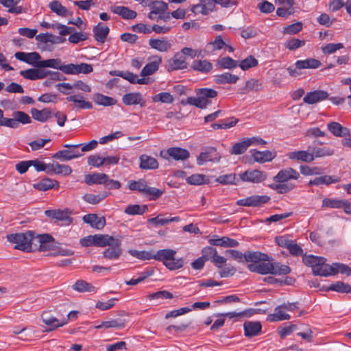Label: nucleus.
Wrapping results in <instances>:
<instances>
[{
    "label": "nucleus",
    "mask_w": 351,
    "mask_h": 351,
    "mask_svg": "<svg viewBox=\"0 0 351 351\" xmlns=\"http://www.w3.org/2000/svg\"><path fill=\"white\" fill-rule=\"evenodd\" d=\"M176 251L172 249H163L157 251L154 254V259L161 261L165 267L170 270L180 269L184 265L182 258H176Z\"/></svg>",
    "instance_id": "nucleus-1"
},
{
    "label": "nucleus",
    "mask_w": 351,
    "mask_h": 351,
    "mask_svg": "<svg viewBox=\"0 0 351 351\" xmlns=\"http://www.w3.org/2000/svg\"><path fill=\"white\" fill-rule=\"evenodd\" d=\"M31 231L23 233L10 234L7 236L8 241L16 244L14 249L29 252L33 251L32 244L35 241Z\"/></svg>",
    "instance_id": "nucleus-2"
},
{
    "label": "nucleus",
    "mask_w": 351,
    "mask_h": 351,
    "mask_svg": "<svg viewBox=\"0 0 351 351\" xmlns=\"http://www.w3.org/2000/svg\"><path fill=\"white\" fill-rule=\"evenodd\" d=\"M217 92L212 88H199L197 92V97H189L187 98V103L199 108H206L210 105L211 99L217 97Z\"/></svg>",
    "instance_id": "nucleus-3"
},
{
    "label": "nucleus",
    "mask_w": 351,
    "mask_h": 351,
    "mask_svg": "<svg viewBox=\"0 0 351 351\" xmlns=\"http://www.w3.org/2000/svg\"><path fill=\"white\" fill-rule=\"evenodd\" d=\"M240 178L243 182H248L252 183H260L265 180L267 178V174L265 171L258 169L247 170L239 175Z\"/></svg>",
    "instance_id": "nucleus-4"
},
{
    "label": "nucleus",
    "mask_w": 351,
    "mask_h": 351,
    "mask_svg": "<svg viewBox=\"0 0 351 351\" xmlns=\"http://www.w3.org/2000/svg\"><path fill=\"white\" fill-rule=\"evenodd\" d=\"M270 200V197L267 195H252L244 199L237 201V205L241 206H260L267 203Z\"/></svg>",
    "instance_id": "nucleus-5"
},
{
    "label": "nucleus",
    "mask_w": 351,
    "mask_h": 351,
    "mask_svg": "<svg viewBox=\"0 0 351 351\" xmlns=\"http://www.w3.org/2000/svg\"><path fill=\"white\" fill-rule=\"evenodd\" d=\"M300 177L299 172L291 167H288L279 171L273 180L275 182L290 183L289 180H298Z\"/></svg>",
    "instance_id": "nucleus-6"
},
{
    "label": "nucleus",
    "mask_w": 351,
    "mask_h": 351,
    "mask_svg": "<svg viewBox=\"0 0 351 351\" xmlns=\"http://www.w3.org/2000/svg\"><path fill=\"white\" fill-rule=\"evenodd\" d=\"M221 156L217 152L216 148L210 147L206 148V151L202 152L197 158V163L199 165H202L206 162H219L220 160Z\"/></svg>",
    "instance_id": "nucleus-7"
},
{
    "label": "nucleus",
    "mask_w": 351,
    "mask_h": 351,
    "mask_svg": "<svg viewBox=\"0 0 351 351\" xmlns=\"http://www.w3.org/2000/svg\"><path fill=\"white\" fill-rule=\"evenodd\" d=\"M14 57L17 60L31 64L36 68H38V65L41 59V56L39 53L36 51L29 53L22 51L16 52L14 54Z\"/></svg>",
    "instance_id": "nucleus-8"
},
{
    "label": "nucleus",
    "mask_w": 351,
    "mask_h": 351,
    "mask_svg": "<svg viewBox=\"0 0 351 351\" xmlns=\"http://www.w3.org/2000/svg\"><path fill=\"white\" fill-rule=\"evenodd\" d=\"M45 214L49 217L63 222L64 225H69L73 221V219L70 216L71 213L67 210H47Z\"/></svg>",
    "instance_id": "nucleus-9"
},
{
    "label": "nucleus",
    "mask_w": 351,
    "mask_h": 351,
    "mask_svg": "<svg viewBox=\"0 0 351 351\" xmlns=\"http://www.w3.org/2000/svg\"><path fill=\"white\" fill-rule=\"evenodd\" d=\"M187 65L186 57L180 53H177L173 58L169 60L167 69L168 71L180 70L186 69Z\"/></svg>",
    "instance_id": "nucleus-10"
},
{
    "label": "nucleus",
    "mask_w": 351,
    "mask_h": 351,
    "mask_svg": "<svg viewBox=\"0 0 351 351\" xmlns=\"http://www.w3.org/2000/svg\"><path fill=\"white\" fill-rule=\"evenodd\" d=\"M149 60L150 62L141 70V76L146 77L156 73L162 62V58L160 56L156 55L150 57Z\"/></svg>",
    "instance_id": "nucleus-11"
},
{
    "label": "nucleus",
    "mask_w": 351,
    "mask_h": 351,
    "mask_svg": "<svg viewBox=\"0 0 351 351\" xmlns=\"http://www.w3.org/2000/svg\"><path fill=\"white\" fill-rule=\"evenodd\" d=\"M34 239L39 243L38 251L40 252L49 251L55 247L54 239L49 234L38 235Z\"/></svg>",
    "instance_id": "nucleus-12"
},
{
    "label": "nucleus",
    "mask_w": 351,
    "mask_h": 351,
    "mask_svg": "<svg viewBox=\"0 0 351 351\" xmlns=\"http://www.w3.org/2000/svg\"><path fill=\"white\" fill-rule=\"evenodd\" d=\"M43 322L49 326V330H53L66 324V320L59 319L51 315L49 311H45L41 315Z\"/></svg>",
    "instance_id": "nucleus-13"
},
{
    "label": "nucleus",
    "mask_w": 351,
    "mask_h": 351,
    "mask_svg": "<svg viewBox=\"0 0 351 351\" xmlns=\"http://www.w3.org/2000/svg\"><path fill=\"white\" fill-rule=\"evenodd\" d=\"M93 68L91 64L80 63L75 64L73 63L67 64L66 75H77L80 73L88 74L93 72Z\"/></svg>",
    "instance_id": "nucleus-14"
},
{
    "label": "nucleus",
    "mask_w": 351,
    "mask_h": 351,
    "mask_svg": "<svg viewBox=\"0 0 351 351\" xmlns=\"http://www.w3.org/2000/svg\"><path fill=\"white\" fill-rule=\"evenodd\" d=\"M122 101L125 105H140L141 107L145 106L146 101L141 93H130L124 95Z\"/></svg>",
    "instance_id": "nucleus-15"
},
{
    "label": "nucleus",
    "mask_w": 351,
    "mask_h": 351,
    "mask_svg": "<svg viewBox=\"0 0 351 351\" xmlns=\"http://www.w3.org/2000/svg\"><path fill=\"white\" fill-rule=\"evenodd\" d=\"M38 68H52L66 73L67 64H64L60 58H51L45 60H40Z\"/></svg>",
    "instance_id": "nucleus-16"
},
{
    "label": "nucleus",
    "mask_w": 351,
    "mask_h": 351,
    "mask_svg": "<svg viewBox=\"0 0 351 351\" xmlns=\"http://www.w3.org/2000/svg\"><path fill=\"white\" fill-rule=\"evenodd\" d=\"M247 268L250 271L256 272L262 275L268 274H272L274 263L261 261L258 264H249Z\"/></svg>",
    "instance_id": "nucleus-17"
},
{
    "label": "nucleus",
    "mask_w": 351,
    "mask_h": 351,
    "mask_svg": "<svg viewBox=\"0 0 351 351\" xmlns=\"http://www.w3.org/2000/svg\"><path fill=\"white\" fill-rule=\"evenodd\" d=\"M95 246L121 245V241L108 234H95Z\"/></svg>",
    "instance_id": "nucleus-18"
},
{
    "label": "nucleus",
    "mask_w": 351,
    "mask_h": 351,
    "mask_svg": "<svg viewBox=\"0 0 351 351\" xmlns=\"http://www.w3.org/2000/svg\"><path fill=\"white\" fill-rule=\"evenodd\" d=\"M328 94L324 90H314L307 93L303 98L304 103L308 104H314L328 98Z\"/></svg>",
    "instance_id": "nucleus-19"
},
{
    "label": "nucleus",
    "mask_w": 351,
    "mask_h": 351,
    "mask_svg": "<svg viewBox=\"0 0 351 351\" xmlns=\"http://www.w3.org/2000/svg\"><path fill=\"white\" fill-rule=\"evenodd\" d=\"M341 181V178L337 176H322L316 177L308 182L309 186L329 185L332 183H338Z\"/></svg>",
    "instance_id": "nucleus-20"
},
{
    "label": "nucleus",
    "mask_w": 351,
    "mask_h": 351,
    "mask_svg": "<svg viewBox=\"0 0 351 351\" xmlns=\"http://www.w3.org/2000/svg\"><path fill=\"white\" fill-rule=\"evenodd\" d=\"M83 221L89 223L91 227L101 230L106 226V219L104 217H98L96 214H87L83 217Z\"/></svg>",
    "instance_id": "nucleus-21"
},
{
    "label": "nucleus",
    "mask_w": 351,
    "mask_h": 351,
    "mask_svg": "<svg viewBox=\"0 0 351 351\" xmlns=\"http://www.w3.org/2000/svg\"><path fill=\"white\" fill-rule=\"evenodd\" d=\"M208 242L211 245L223 247H235L239 245L237 240L228 237H217L216 238L209 239Z\"/></svg>",
    "instance_id": "nucleus-22"
},
{
    "label": "nucleus",
    "mask_w": 351,
    "mask_h": 351,
    "mask_svg": "<svg viewBox=\"0 0 351 351\" xmlns=\"http://www.w3.org/2000/svg\"><path fill=\"white\" fill-rule=\"evenodd\" d=\"M149 45L151 48L160 52H166L171 48L172 44L165 38L162 39L151 38L149 40Z\"/></svg>",
    "instance_id": "nucleus-23"
},
{
    "label": "nucleus",
    "mask_w": 351,
    "mask_h": 351,
    "mask_svg": "<svg viewBox=\"0 0 351 351\" xmlns=\"http://www.w3.org/2000/svg\"><path fill=\"white\" fill-rule=\"evenodd\" d=\"M288 158L292 160L302 161L304 162H311L313 161V156L312 153L308 151V148L306 151H294L287 154Z\"/></svg>",
    "instance_id": "nucleus-24"
},
{
    "label": "nucleus",
    "mask_w": 351,
    "mask_h": 351,
    "mask_svg": "<svg viewBox=\"0 0 351 351\" xmlns=\"http://www.w3.org/2000/svg\"><path fill=\"white\" fill-rule=\"evenodd\" d=\"M110 10L124 19H133L137 16L136 11L130 10L129 8L121 5H112L110 7Z\"/></svg>",
    "instance_id": "nucleus-25"
},
{
    "label": "nucleus",
    "mask_w": 351,
    "mask_h": 351,
    "mask_svg": "<svg viewBox=\"0 0 351 351\" xmlns=\"http://www.w3.org/2000/svg\"><path fill=\"white\" fill-rule=\"evenodd\" d=\"M327 128L335 136L346 137L350 136V130L343 127L338 122L332 121L328 123Z\"/></svg>",
    "instance_id": "nucleus-26"
},
{
    "label": "nucleus",
    "mask_w": 351,
    "mask_h": 351,
    "mask_svg": "<svg viewBox=\"0 0 351 351\" xmlns=\"http://www.w3.org/2000/svg\"><path fill=\"white\" fill-rule=\"evenodd\" d=\"M245 337H252L257 336L261 331L262 326L259 322L247 321L243 324Z\"/></svg>",
    "instance_id": "nucleus-27"
},
{
    "label": "nucleus",
    "mask_w": 351,
    "mask_h": 351,
    "mask_svg": "<svg viewBox=\"0 0 351 351\" xmlns=\"http://www.w3.org/2000/svg\"><path fill=\"white\" fill-rule=\"evenodd\" d=\"M244 260L245 262L254 263L258 264L261 261H267L269 260L267 254L254 251H246L244 253Z\"/></svg>",
    "instance_id": "nucleus-28"
},
{
    "label": "nucleus",
    "mask_w": 351,
    "mask_h": 351,
    "mask_svg": "<svg viewBox=\"0 0 351 351\" xmlns=\"http://www.w3.org/2000/svg\"><path fill=\"white\" fill-rule=\"evenodd\" d=\"M191 10L195 14L207 15L213 11L212 1L211 0H199V3L193 5Z\"/></svg>",
    "instance_id": "nucleus-29"
},
{
    "label": "nucleus",
    "mask_w": 351,
    "mask_h": 351,
    "mask_svg": "<svg viewBox=\"0 0 351 351\" xmlns=\"http://www.w3.org/2000/svg\"><path fill=\"white\" fill-rule=\"evenodd\" d=\"M263 82L260 80L251 78L246 81L245 85L240 89V93L247 94L250 91L258 92L263 89Z\"/></svg>",
    "instance_id": "nucleus-30"
},
{
    "label": "nucleus",
    "mask_w": 351,
    "mask_h": 351,
    "mask_svg": "<svg viewBox=\"0 0 351 351\" xmlns=\"http://www.w3.org/2000/svg\"><path fill=\"white\" fill-rule=\"evenodd\" d=\"M167 154L176 160H184L189 158V152L181 147H170L167 150Z\"/></svg>",
    "instance_id": "nucleus-31"
},
{
    "label": "nucleus",
    "mask_w": 351,
    "mask_h": 351,
    "mask_svg": "<svg viewBox=\"0 0 351 351\" xmlns=\"http://www.w3.org/2000/svg\"><path fill=\"white\" fill-rule=\"evenodd\" d=\"M82 154L75 149H63L58 151L52 156L53 158L59 159L62 161H68L80 157Z\"/></svg>",
    "instance_id": "nucleus-32"
},
{
    "label": "nucleus",
    "mask_w": 351,
    "mask_h": 351,
    "mask_svg": "<svg viewBox=\"0 0 351 351\" xmlns=\"http://www.w3.org/2000/svg\"><path fill=\"white\" fill-rule=\"evenodd\" d=\"M95 40L101 43H104L110 32L108 27L105 26L101 23H99L93 29Z\"/></svg>",
    "instance_id": "nucleus-33"
},
{
    "label": "nucleus",
    "mask_w": 351,
    "mask_h": 351,
    "mask_svg": "<svg viewBox=\"0 0 351 351\" xmlns=\"http://www.w3.org/2000/svg\"><path fill=\"white\" fill-rule=\"evenodd\" d=\"M250 152L254 160L259 163L271 161L275 157V155L268 150L260 152L256 149H252Z\"/></svg>",
    "instance_id": "nucleus-34"
},
{
    "label": "nucleus",
    "mask_w": 351,
    "mask_h": 351,
    "mask_svg": "<svg viewBox=\"0 0 351 351\" xmlns=\"http://www.w3.org/2000/svg\"><path fill=\"white\" fill-rule=\"evenodd\" d=\"M30 112L33 119L40 122H45L53 115L52 111L48 108H45L43 110L32 108Z\"/></svg>",
    "instance_id": "nucleus-35"
},
{
    "label": "nucleus",
    "mask_w": 351,
    "mask_h": 351,
    "mask_svg": "<svg viewBox=\"0 0 351 351\" xmlns=\"http://www.w3.org/2000/svg\"><path fill=\"white\" fill-rule=\"evenodd\" d=\"M108 175L104 173H93L87 174L84 177V182L88 185L104 184L106 182Z\"/></svg>",
    "instance_id": "nucleus-36"
},
{
    "label": "nucleus",
    "mask_w": 351,
    "mask_h": 351,
    "mask_svg": "<svg viewBox=\"0 0 351 351\" xmlns=\"http://www.w3.org/2000/svg\"><path fill=\"white\" fill-rule=\"evenodd\" d=\"M239 79V76L233 75L228 72H226L214 76V81L215 83L218 84H233L237 83Z\"/></svg>",
    "instance_id": "nucleus-37"
},
{
    "label": "nucleus",
    "mask_w": 351,
    "mask_h": 351,
    "mask_svg": "<svg viewBox=\"0 0 351 351\" xmlns=\"http://www.w3.org/2000/svg\"><path fill=\"white\" fill-rule=\"evenodd\" d=\"M283 310L285 309L282 305L276 306L274 309V313L269 314L267 316V321L271 322H276L289 319L291 317L290 315L288 313H286Z\"/></svg>",
    "instance_id": "nucleus-38"
},
{
    "label": "nucleus",
    "mask_w": 351,
    "mask_h": 351,
    "mask_svg": "<svg viewBox=\"0 0 351 351\" xmlns=\"http://www.w3.org/2000/svg\"><path fill=\"white\" fill-rule=\"evenodd\" d=\"M139 167L142 169H156L158 168V162L154 158L146 154L140 156Z\"/></svg>",
    "instance_id": "nucleus-39"
},
{
    "label": "nucleus",
    "mask_w": 351,
    "mask_h": 351,
    "mask_svg": "<svg viewBox=\"0 0 351 351\" xmlns=\"http://www.w3.org/2000/svg\"><path fill=\"white\" fill-rule=\"evenodd\" d=\"M66 99L68 101L75 103V108L78 109H91L93 108L92 104L88 101L84 100L82 95H70Z\"/></svg>",
    "instance_id": "nucleus-40"
},
{
    "label": "nucleus",
    "mask_w": 351,
    "mask_h": 351,
    "mask_svg": "<svg viewBox=\"0 0 351 351\" xmlns=\"http://www.w3.org/2000/svg\"><path fill=\"white\" fill-rule=\"evenodd\" d=\"M269 187L278 194H285L293 190L295 185L293 183L276 182L269 184Z\"/></svg>",
    "instance_id": "nucleus-41"
},
{
    "label": "nucleus",
    "mask_w": 351,
    "mask_h": 351,
    "mask_svg": "<svg viewBox=\"0 0 351 351\" xmlns=\"http://www.w3.org/2000/svg\"><path fill=\"white\" fill-rule=\"evenodd\" d=\"M191 69L194 71L206 73L213 69V64L206 60H194L192 63Z\"/></svg>",
    "instance_id": "nucleus-42"
},
{
    "label": "nucleus",
    "mask_w": 351,
    "mask_h": 351,
    "mask_svg": "<svg viewBox=\"0 0 351 351\" xmlns=\"http://www.w3.org/2000/svg\"><path fill=\"white\" fill-rule=\"evenodd\" d=\"M326 259L323 258L322 261L320 262L317 270L315 274V276H328L335 275L333 263L330 265L326 263Z\"/></svg>",
    "instance_id": "nucleus-43"
},
{
    "label": "nucleus",
    "mask_w": 351,
    "mask_h": 351,
    "mask_svg": "<svg viewBox=\"0 0 351 351\" xmlns=\"http://www.w3.org/2000/svg\"><path fill=\"white\" fill-rule=\"evenodd\" d=\"M180 218L179 217L163 218L161 215H158L156 217L149 218L147 219V223L157 226H165L171 222H178Z\"/></svg>",
    "instance_id": "nucleus-44"
},
{
    "label": "nucleus",
    "mask_w": 351,
    "mask_h": 351,
    "mask_svg": "<svg viewBox=\"0 0 351 351\" xmlns=\"http://www.w3.org/2000/svg\"><path fill=\"white\" fill-rule=\"evenodd\" d=\"M297 69H317L319 68L322 63L319 60L314 58H308L304 60H298L295 62Z\"/></svg>",
    "instance_id": "nucleus-45"
},
{
    "label": "nucleus",
    "mask_w": 351,
    "mask_h": 351,
    "mask_svg": "<svg viewBox=\"0 0 351 351\" xmlns=\"http://www.w3.org/2000/svg\"><path fill=\"white\" fill-rule=\"evenodd\" d=\"M324 257L315 256L313 255H304L302 257V261L306 266L312 267L313 273L315 275L320 262L322 261Z\"/></svg>",
    "instance_id": "nucleus-46"
},
{
    "label": "nucleus",
    "mask_w": 351,
    "mask_h": 351,
    "mask_svg": "<svg viewBox=\"0 0 351 351\" xmlns=\"http://www.w3.org/2000/svg\"><path fill=\"white\" fill-rule=\"evenodd\" d=\"M308 151L312 153L313 160L315 158H321L328 156H332L334 152L327 147H318L317 146L308 145Z\"/></svg>",
    "instance_id": "nucleus-47"
},
{
    "label": "nucleus",
    "mask_w": 351,
    "mask_h": 351,
    "mask_svg": "<svg viewBox=\"0 0 351 351\" xmlns=\"http://www.w3.org/2000/svg\"><path fill=\"white\" fill-rule=\"evenodd\" d=\"M93 101L98 105L104 106H111L117 103L116 99L112 97L104 95L101 93H96L93 97Z\"/></svg>",
    "instance_id": "nucleus-48"
},
{
    "label": "nucleus",
    "mask_w": 351,
    "mask_h": 351,
    "mask_svg": "<svg viewBox=\"0 0 351 351\" xmlns=\"http://www.w3.org/2000/svg\"><path fill=\"white\" fill-rule=\"evenodd\" d=\"M250 146V142L245 138L241 142L234 144L230 152L231 154L240 155L245 153Z\"/></svg>",
    "instance_id": "nucleus-49"
},
{
    "label": "nucleus",
    "mask_w": 351,
    "mask_h": 351,
    "mask_svg": "<svg viewBox=\"0 0 351 351\" xmlns=\"http://www.w3.org/2000/svg\"><path fill=\"white\" fill-rule=\"evenodd\" d=\"M53 167L49 169V174H62L69 176L72 173V169L67 165H60L58 162L52 163Z\"/></svg>",
    "instance_id": "nucleus-50"
},
{
    "label": "nucleus",
    "mask_w": 351,
    "mask_h": 351,
    "mask_svg": "<svg viewBox=\"0 0 351 351\" xmlns=\"http://www.w3.org/2000/svg\"><path fill=\"white\" fill-rule=\"evenodd\" d=\"M328 290L343 293H351V285L341 281H338L331 284L328 287Z\"/></svg>",
    "instance_id": "nucleus-51"
},
{
    "label": "nucleus",
    "mask_w": 351,
    "mask_h": 351,
    "mask_svg": "<svg viewBox=\"0 0 351 351\" xmlns=\"http://www.w3.org/2000/svg\"><path fill=\"white\" fill-rule=\"evenodd\" d=\"M217 65L221 69H232L238 66V62L229 56L223 57L217 60Z\"/></svg>",
    "instance_id": "nucleus-52"
},
{
    "label": "nucleus",
    "mask_w": 351,
    "mask_h": 351,
    "mask_svg": "<svg viewBox=\"0 0 351 351\" xmlns=\"http://www.w3.org/2000/svg\"><path fill=\"white\" fill-rule=\"evenodd\" d=\"M72 287L78 292H93L95 290L94 286L83 280H77Z\"/></svg>",
    "instance_id": "nucleus-53"
},
{
    "label": "nucleus",
    "mask_w": 351,
    "mask_h": 351,
    "mask_svg": "<svg viewBox=\"0 0 351 351\" xmlns=\"http://www.w3.org/2000/svg\"><path fill=\"white\" fill-rule=\"evenodd\" d=\"M163 193V191L155 187L149 186L147 184L143 195L148 197L149 200H156L162 196Z\"/></svg>",
    "instance_id": "nucleus-54"
},
{
    "label": "nucleus",
    "mask_w": 351,
    "mask_h": 351,
    "mask_svg": "<svg viewBox=\"0 0 351 351\" xmlns=\"http://www.w3.org/2000/svg\"><path fill=\"white\" fill-rule=\"evenodd\" d=\"M108 246L109 247L103 252L104 257L108 259H117L121 254L120 245Z\"/></svg>",
    "instance_id": "nucleus-55"
},
{
    "label": "nucleus",
    "mask_w": 351,
    "mask_h": 351,
    "mask_svg": "<svg viewBox=\"0 0 351 351\" xmlns=\"http://www.w3.org/2000/svg\"><path fill=\"white\" fill-rule=\"evenodd\" d=\"M186 181L191 185H201L208 184L209 178L207 176L203 174H193L186 178Z\"/></svg>",
    "instance_id": "nucleus-56"
},
{
    "label": "nucleus",
    "mask_w": 351,
    "mask_h": 351,
    "mask_svg": "<svg viewBox=\"0 0 351 351\" xmlns=\"http://www.w3.org/2000/svg\"><path fill=\"white\" fill-rule=\"evenodd\" d=\"M58 182L50 178H43L37 184H34V187L38 191H45L52 189Z\"/></svg>",
    "instance_id": "nucleus-57"
},
{
    "label": "nucleus",
    "mask_w": 351,
    "mask_h": 351,
    "mask_svg": "<svg viewBox=\"0 0 351 351\" xmlns=\"http://www.w3.org/2000/svg\"><path fill=\"white\" fill-rule=\"evenodd\" d=\"M146 185H147V182L143 179H141L137 181L130 180L128 182V186L130 191H138L141 194H143V192L145 191Z\"/></svg>",
    "instance_id": "nucleus-58"
},
{
    "label": "nucleus",
    "mask_w": 351,
    "mask_h": 351,
    "mask_svg": "<svg viewBox=\"0 0 351 351\" xmlns=\"http://www.w3.org/2000/svg\"><path fill=\"white\" fill-rule=\"evenodd\" d=\"M238 122V119L235 118L234 117H232L224 120V122L222 123H212L210 125V127L213 130L228 129L232 127H234Z\"/></svg>",
    "instance_id": "nucleus-59"
},
{
    "label": "nucleus",
    "mask_w": 351,
    "mask_h": 351,
    "mask_svg": "<svg viewBox=\"0 0 351 351\" xmlns=\"http://www.w3.org/2000/svg\"><path fill=\"white\" fill-rule=\"evenodd\" d=\"M148 208L146 205L140 206L138 204H132L128 206L125 209V213L130 215H143L147 210Z\"/></svg>",
    "instance_id": "nucleus-60"
},
{
    "label": "nucleus",
    "mask_w": 351,
    "mask_h": 351,
    "mask_svg": "<svg viewBox=\"0 0 351 351\" xmlns=\"http://www.w3.org/2000/svg\"><path fill=\"white\" fill-rule=\"evenodd\" d=\"M108 196V193L106 192H102L98 195H94L91 193L85 194L83 196V199L86 202L91 204H97L99 203L101 201L104 199Z\"/></svg>",
    "instance_id": "nucleus-61"
},
{
    "label": "nucleus",
    "mask_w": 351,
    "mask_h": 351,
    "mask_svg": "<svg viewBox=\"0 0 351 351\" xmlns=\"http://www.w3.org/2000/svg\"><path fill=\"white\" fill-rule=\"evenodd\" d=\"M49 6L51 11L58 16H66L67 15V9L57 0H53L50 2Z\"/></svg>",
    "instance_id": "nucleus-62"
},
{
    "label": "nucleus",
    "mask_w": 351,
    "mask_h": 351,
    "mask_svg": "<svg viewBox=\"0 0 351 351\" xmlns=\"http://www.w3.org/2000/svg\"><path fill=\"white\" fill-rule=\"evenodd\" d=\"M258 64V60L252 56H247L238 64V66L243 70L246 71L250 68L255 67Z\"/></svg>",
    "instance_id": "nucleus-63"
},
{
    "label": "nucleus",
    "mask_w": 351,
    "mask_h": 351,
    "mask_svg": "<svg viewBox=\"0 0 351 351\" xmlns=\"http://www.w3.org/2000/svg\"><path fill=\"white\" fill-rule=\"evenodd\" d=\"M12 116L14 117L16 122H17V128L19 127V123L25 125L32 122L31 117L23 111H15L13 112Z\"/></svg>",
    "instance_id": "nucleus-64"
}]
</instances>
